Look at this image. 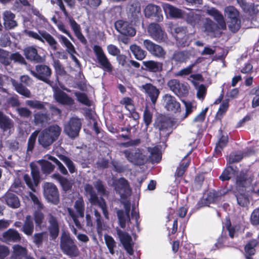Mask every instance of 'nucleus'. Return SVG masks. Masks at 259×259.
Wrapping results in <instances>:
<instances>
[{
  "label": "nucleus",
  "instance_id": "obj_22",
  "mask_svg": "<svg viewBox=\"0 0 259 259\" xmlns=\"http://www.w3.org/2000/svg\"><path fill=\"white\" fill-rule=\"evenodd\" d=\"M85 195L88 198L89 202L93 205H95L99 202L101 201V198L98 196L93 186L89 184H86L84 186Z\"/></svg>",
  "mask_w": 259,
  "mask_h": 259
},
{
  "label": "nucleus",
  "instance_id": "obj_58",
  "mask_svg": "<svg viewBox=\"0 0 259 259\" xmlns=\"http://www.w3.org/2000/svg\"><path fill=\"white\" fill-rule=\"evenodd\" d=\"M257 244V242L256 240H252L249 242L245 246V254L248 255H253L255 252V247Z\"/></svg>",
  "mask_w": 259,
  "mask_h": 259
},
{
  "label": "nucleus",
  "instance_id": "obj_25",
  "mask_svg": "<svg viewBox=\"0 0 259 259\" xmlns=\"http://www.w3.org/2000/svg\"><path fill=\"white\" fill-rule=\"evenodd\" d=\"M175 32L177 33L175 36L177 41V45L179 47H185L189 45L188 37L186 35V29L184 27H178L175 28Z\"/></svg>",
  "mask_w": 259,
  "mask_h": 259
},
{
  "label": "nucleus",
  "instance_id": "obj_33",
  "mask_svg": "<svg viewBox=\"0 0 259 259\" xmlns=\"http://www.w3.org/2000/svg\"><path fill=\"white\" fill-rule=\"evenodd\" d=\"M206 13L213 17L218 23L221 29H224L226 28V25L223 16L217 9L213 8L208 9L207 10Z\"/></svg>",
  "mask_w": 259,
  "mask_h": 259
},
{
  "label": "nucleus",
  "instance_id": "obj_1",
  "mask_svg": "<svg viewBox=\"0 0 259 259\" xmlns=\"http://www.w3.org/2000/svg\"><path fill=\"white\" fill-rule=\"evenodd\" d=\"M61 131V128L57 124L50 125L38 133L39 144L44 148L50 146L57 140Z\"/></svg>",
  "mask_w": 259,
  "mask_h": 259
},
{
  "label": "nucleus",
  "instance_id": "obj_39",
  "mask_svg": "<svg viewBox=\"0 0 259 259\" xmlns=\"http://www.w3.org/2000/svg\"><path fill=\"white\" fill-rule=\"evenodd\" d=\"M11 82L13 85L15 87V90L19 94L26 98H29L31 97V93L27 88L23 85L22 84L18 83L13 79H11Z\"/></svg>",
  "mask_w": 259,
  "mask_h": 259
},
{
  "label": "nucleus",
  "instance_id": "obj_63",
  "mask_svg": "<svg viewBox=\"0 0 259 259\" xmlns=\"http://www.w3.org/2000/svg\"><path fill=\"white\" fill-rule=\"evenodd\" d=\"M0 62L6 65H9L11 62L9 52L2 49H0Z\"/></svg>",
  "mask_w": 259,
  "mask_h": 259
},
{
  "label": "nucleus",
  "instance_id": "obj_10",
  "mask_svg": "<svg viewBox=\"0 0 259 259\" xmlns=\"http://www.w3.org/2000/svg\"><path fill=\"white\" fill-rule=\"evenodd\" d=\"M81 122L80 119L71 118L64 126L65 133L70 138H75L78 135L81 129Z\"/></svg>",
  "mask_w": 259,
  "mask_h": 259
},
{
  "label": "nucleus",
  "instance_id": "obj_11",
  "mask_svg": "<svg viewBox=\"0 0 259 259\" xmlns=\"http://www.w3.org/2000/svg\"><path fill=\"white\" fill-rule=\"evenodd\" d=\"M143 46L153 56L159 58H164L166 52L163 48L149 39L143 40Z\"/></svg>",
  "mask_w": 259,
  "mask_h": 259
},
{
  "label": "nucleus",
  "instance_id": "obj_19",
  "mask_svg": "<svg viewBox=\"0 0 259 259\" xmlns=\"http://www.w3.org/2000/svg\"><path fill=\"white\" fill-rule=\"evenodd\" d=\"M117 234L125 249L129 254H133L134 251L131 236L127 233L120 230L117 231Z\"/></svg>",
  "mask_w": 259,
  "mask_h": 259
},
{
  "label": "nucleus",
  "instance_id": "obj_31",
  "mask_svg": "<svg viewBox=\"0 0 259 259\" xmlns=\"http://www.w3.org/2000/svg\"><path fill=\"white\" fill-rule=\"evenodd\" d=\"M4 199L6 204L11 208H17L20 205L18 197L11 192H8L4 197Z\"/></svg>",
  "mask_w": 259,
  "mask_h": 259
},
{
  "label": "nucleus",
  "instance_id": "obj_16",
  "mask_svg": "<svg viewBox=\"0 0 259 259\" xmlns=\"http://www.w3.org/2000/svg\"><path fill=\"white\" fill-rule=\"evenodd\" d=\"M116 29L121 34L130 36L136 34V31L134 28L127 22L119 20L115 23Z\"/></svg>",
  "mask_w": 259,
  "mask_h": 259
},
{
  "label": "nucleus",
  "instance_id": "obj_57",
  "mask_svg": "<svg viewBox=\"0 0 259 259\" xmlns=\"http://www.w3.org/2000/svg\"><path fill=\"white\" fill-rule=\"evenodd\" d=\"M104 239L110 253L113 254L114 253V248L116 246V243L114 239L108 235H105Z\"/></svg>",
  "mask_w": 259,
  "mask_h": 259
},
{
  "label": "nucleus",
  "instance_id": "obj_56",
  "mask_svg": "<svg viewBox=\"0 0 259 259\" xmlns=\"http://www.w3.org/2000/svg\"><path fill=\"white\" fill-rule=\"evenodd\" d=\"M38 135V132H34L29 138L27 144V154L29 155L32 153L35 143L36 139Z\"/></svg>",
  "mask_w": 259,
  "mask_h": 259
},
{
  "label": "nucleus",
  "instance_id": "obj_26",
  "mask_svg": "<svg viewBox=\"0 0 259 259\" xmlns=\"http://www.w3.org/2000/svg\"><path fill=\"white\" fill-rule=\"evenodd\" d=\"M162 8L165 14L171 18H180L183 17V13L181 10L167 3L163 4Z\"/></svg>",
  "mask_w": 259,
  "mask_h": 259
},
{
  "label": "nucleus",
  "instance_id": "obj_8",
  "mask_svg": "<svg viewBox=\"0 0 259 259\" xmlns=\"http://www.w3.org/2000/svg\"><path fill=\"white\" fill-rule=\"evenodd\" d=\"M93 49L98 62L101 66L102 68L107 72H111L112 70V65L102 48L99 46L95 45Z\"/></svg>",
  "mask_w": 259,
  "mask_h": 259
},
{
  "label": "nucleus",
  "instance_id": "obj_40",
  "mask_svg": "<svg viewBox=\"0 0 259 259\" xmlns=\"http://www.w3.org/2000/svg\"><path fill=\"white\" fill-rule=\"evenodd\" d=\"M225 194L224 191L217 192L214 190H211L208 193L207 197L203 200L206 201V202H205V205H208L215 202L219 197L224 195Z\"/></svg>",
  "mask_w": 259,
  "mask_h": 259
},
{
  "label": "nucleus",
  "instance_id": "obj_50",
  "mask_svg": "<svg viewBox=\"0 0 259 259\" xmlns=\"http://www.w3.org/2000/svg\"><path fill=\"white\" fill-rule=\"evenodd\" d=\"M218 26L211 20L206 19L204 24V31L207 35H212L213 33L217 29Z\"/></svg>",
  "mask_w": 259,
  "mask_h": 259
},
{
  "label": "nucleus",
  "instance_id": "obj_4",
  "mask_svg": "<svg viewBox=\"0 0 259 259\" xmlns=\"http://www.w3.org/2000/svg\"><path fill=\"white\" fill-rule=\"evenodd\" d=\"M149 36L158 42H165L167 40V35L161 26L156 23H151L147 27Z\"/></svg>",
  "mask_w": 259,
  "mask_h": 259
},
{
  "label": "nucleus",
  "instance_id": "obj_29",
  "mask_svg": "<svg viewBox=\"0 0 259 259\" xmlns=\"http://www.w3.org/2000/svg\"><path fill=\"white\" fill-rule=\"evenodd\" d=\"M48 221L49 223V231L50 237L52 239H55L58 237L59 232L57 220L56 217L52 214H50Z\"/></svg>",
  "mask_w": 259,
  "mask_h": 259
},
{
  "label": "nucleus",
  "instance_id": "obj_47",
  "mask_svg": "<svg viewBox=\"0 0 259 259\" xmlns=\"http://www.w3.org/2000/svg\"><path fill=\"white\" fill-rule=\"evenodd\" d=\"M60 42L66 48V51L68 53H76L75 48L73 44L64 36L59 34L57 35Z\"/></svg>",
  "mask_w": 259,
  "mask_h": 259
},
{
  "label": "nucleus",
  "instance_id": "obj_49",
  "mask_svg": "<svg viewBox=\"0 0 259 259\" xmlns=\"http://www.w3.org/2000/svg\"><path fill=\"white\" fill-rule=\"evenodd\" d=\"M190 54L187 51L175 52L172 56V59L176 62L182 63L186 62L190 58Z\"/></svg>",
  "mask_w": 259,
  "mask_h": 259
},
{
  "label": "nucleus",
  "instance_id": "obj_18",
  "mask_svg": "<svg viewBox=\"0 0 259 259\" xmlns=\"http://www.w3.org/2000/svg\"><path fill=\"white\" fill-rule=\"evenodd\" d=\"M163 104L168 111L177 113L180 110V104L175 97L169 94H165L163 97Z\"/></svg>",
  "mask_w": 259,
  "mask_h": 259
},
{
  "label": "nucleus",
  "instance_id": "obj_14",
  "mask_svg": "<svg viewBox=\"0 0 259 259\" xmlns=\"http://www.w3.org/2000/svg\"><path fill=\"white\" fill-rule=\"evenodd\" d=\"M51 68L45 65H37L35 67V71H31V73L35 77L48 83H50L49 77L51 75Z\"/></svg>",
  "mask_w": 259,
  "mask_h": 259
},
{
  "label": "nucleus",
  "instance_id": "obj_46",
  "mask_svg": "<svg viewBox=\"0 0 259 259\" xmlns=\"http://www.w3.org/2000/svg\"><path fill=\"white\" fill-rule=\"evenodd\" d=\"M236 170L232 166L227 167L220 176V179L222 181H228L237 174Z\"/></svg>",
  "mask_w": 259,
  "mask_h": 259
},
{
  "label": "nucleus",
  "instance_id": "obj_37",
  "mask_svg": "<svg viewBox=\"0 0 259 259\" xmlns=\"http://www.w3.org/2000/svg\"><path fill=\"white\" fill-rule=\"evenodd\" d=\"M27 235H31L34 231V224L30 215H27L21 229Z\"/></svg>",
  "mask_w": 259,
  "mask_h": 259
},
{
  "label": "nucleus",
  "instance_id": "obj_42",
  "mask_svg": "<svg viewBox=\"0 0 259 259\" xmlns=\"http://www.w3.org/2000/svg\"><path fill=\"white\" fill-rule=\"evenodd\" d=\"M24 54L27 59L36 61L37 62L40 60L41 58L37 54V50L33 47L26 48L24 50Z\"/></svg>",
  "mask_w": 259,
  "mask_h": 259
},
{
  "label": "nucleus",
  "instance_id": "obj_44",
  "mask_svg": "<svg viewBox=\"0 0 259 259\" xmlns=\"http://www.w3.org/2000/svg\"><path fill=\"white\" fill-rule=\"evenodd\" d=\"M144 66L151 72H159L162 69V63L154 61L143 62Z\"/></svg>",
  "mask_w": 259,
  "mask_h": 259
},
{
  "label": "nucleus",
  "instance_id": "obj_38",
  "mask_svg": "<svg viewBox=\"0 0 259 259\" xmlns=\"http://www.w3.org/2000/svg\"><path fill=\"white\" fill-rule=\"evenodd\" d=\"M228 142V137L227 134H224L221 132L219 140L215 147L214 151L216 154L221 153L222 149L227 145Z\"/></svg>",
  "mask_w": 259,
  "mask_h": 259
},
{
  "label": "nucleus",
  "instance_id": "obj_43",
  "mask_svg": "<svg viewBox=\"0 0 259 259\" xmlns=\"http://www.w3.org/2000/svg\"><path fill=\"white\" fill-rule=\"evenodd\" d=\"M148 152L150 153L149 156V160L152 163H158L161 159V154L159 149L157 147L149 148Z\"/></svg>",
  "mask_w": 259,
  "mask_h": 259
},
{
  "label": "nucleus",
  "instance_id": "obj_61",
  "mask_svg": "<svg viewBox=\"0 0 259 259\" xmlns=\"http://www.w3.org/2000/svg\"><path fill=\"white\" fill-rule=\"evenodd\" d=\"M101 3V0H85L84 2L81 3V5L87 10H88V7L90 8H96Z\"/></svg>",
  "mask_w": 259,
  "mask_h": 259
},
{
  "label": "nucleus",
  "instance_id": "obj_5",
  "mask_svg": "<svg viewBox=\"0 0 259 259\" xmlns=\"http://www.w3.org/2000/svg\"><path fill=\"white\" fill-rule=\"evenodd\" d=\"M225 13L226 16L229 19L228 27L230 30L233 32H236L239 29L240 25L238 11L234 7L229 6L225 8Z\"/></svg>",
  "mask_w": 259,
  "mask_h": 259
},
{
  "label": "nucleus",
  "instance_id": "obj_62",
  "mask_svg": "<svg viewBox=\"0 0 259 259\" xmlns=\"http://www.w3.org/2000/svg\"><path fill=\"white\" fill-rule=\"evenodd\" d=\"M130 13L134 21L138 19L141 16V8L139 5H132L130 9Z\"/></svg>",
  "mask_w": 259,
  "mask_h": 259
},
{
  "label": "nucleus",
  "instance_id": "obj_6",
  "mask_svg": "<svg viewBox=\"0 0 259 259\" xmlns=\"http://www.w3.org/2000/svg\"><path fill=\"white\" fill-rule=\"evenodd\" d=\"M112 186L115 191L118 193L121 198L125 199L131 193V189L130 188L127 181L123 178L118 179H114L112 182Z\"/></svg>",
  "mask_w": 259,
  "mask_h": 259
},
{
  "label": "nucleus",
  "instance_id": "obj_59",
  "mask_svg": "<svg viewBox=\"0 0 259 259\" xmlns=\"http://www.w3.org/2000/svg\"><path fill=\"white\" fill-rule=\"evenodd\" d=\"M25 104L32 109L41 110L44 109L45 108L44 103L37 100H27L25 102Z\"/></svg>",
  "mask_w": 259,
  "mask_h": 259
},
{
  "label": "nucleus",
  "instance_id": "obj_51",
  "mask_svg": "<svg viewBox=\"0 0 259 259\" xmlns=\"http://www.w3.org/2000/svg\"><path fill=\"white\" fill-rule=\"evenodd\" d=\"M42 35L43 37V41L42 42H44L46 40L52 50L54 51L57 50L58 42L53 36L46 31H45V33H43Z\"/></svg>",
  "mask_w": 259,
  "mask_h": 259
},
{
  "label": "nucleus",
  "instance_id": "obj_48",
  "mask_svg": "<svg viewBox=\"0 0 259 259\" xmlns=\"http://www.w3.org/2000/svg\"><path fill=\"white\" fill-rule=\"evenodd\" d=\"M84 202L82 197H79L75 201L74 207L81 218H83L84 215Z\"/></svg>",
  "mask_w": 259,
  "mask_h": 259
},
{
  "label": "nucleus",
  "instance_id": "obj_24",
  "mask_svg": "<svg viewBox=\"0 0 259 259\" xmlns=\"http://www.w3.org/2000/svg\"><path fill=\"white\" fill-rule=\"evenodd\" d=\"M31 174L32 176V180L28 175H24V180L29 187V188L33 191H35V187L36 186L39 182V172L37 170L32 169Z\"/></svg>",
  "mask_w": 259,
  "mask_h": 259
},
{
  "label": "nucleus",
  "instance_id": "obj_7",
  "mask_svg": "<svg viewBox=\"0 0 259 259\" xmlns=\"http://www.w3.org/2000/svg\"><path fill=\"white\" fill-rule=\"evenodd\" d=\"M44 195L46 199L51 203L57 204L59 201V193L57 187L53 183H44Z\"/></svg>",
  "mask_w": 259,
  "mask_h": 259
},
{
  "label": "nucleus",
  "instance_id": "obj_35",
  "mask_svg": "<svg viewBox=\"0 0 259 259\" xmlns=\"http://www.w3.org/2000/svg\"><path fill=\"white\" fill-rule=\"evenodd\" d=\"M185 108L186 111L182 115H177V120H179V122H181L184 119H185L190 114H191L194 109H196V104L195 102L183 101Z\"/></svg>",
  "mask_w": 259,
  "mask_h": 259
},
{
  "label": "nucleus",
  "instance_id": "obj_53",
  "mask_svg": "<svg viewBox=\"0 0 259 259\" xmlns=\"http://www.w3.org/2000/svg\"><path fill=\"white\" fill-rule=\"evenodd\" d=\"M193 83L197 90V97L202 101L206 94V88L203 84H199L196 81H193Z\"/></svg>",
  "mask_w": 259,
  "mask_h": 259
},
{
  "label": "nucleus",
  "instance_id": "obj_60",
  "mask_svg": "<svg viewBox=\"0 0 259 259\" xmlns=\"http://www.w3.org/2000/svg\"><path fill=\"white\" fill-rule=\"evenodd\" d=\"M45 158L46 159L51 160L55 162L58 166L59 170L62 174L67 175L68 174L66 168L56 158L50 155H47L45 156Z\"/></svg>",
  "mask_w": 259,
  "mask_h": 259
},
{
  "label": "nucleus",
  "instance_id": "obj_2",
  "mask_svg": "<svg viewBox=\"0 0 259 259\" xmlns=\"http://www.w3.org/2000/svg\"><path fill=\"white\" fill-rule=\"evenodd\" d=\"M60 247L65 254L70 256H76L79 253L78 249L70 238L68 233L65 232L62 233L60 240Z\"/></svg>",
  "mask_w": 259,
  "mask_h": 259
},
{
  "label": "nucleus",
  "instance_id": "obj_15",
  "mask_svg": "<svg viewBox=\"0 0 259 259\" xmlns=\"http://www.w3.org/2000/svg\"><path fill=\"white\" fill-rule=\"evenodd\" d=\"M144 13L146 17H154L157 22H161L163 19L161 8L156 5H148L144 9Z\"/></svg>",
  "mask_w": 259,
  "mask_h": 259
},
{
  "label": "nucleus",
  "instance_id": "obj_9",
  "mask_svg": "<svg viewBox=\"0 0 259 259\" xmlns=\"http://www.w3.org/2000/svg\"><path fill=\"white\" fill-rule=\"evenodd\" d=\"M170 90L178 96H185L189 92V87L187 83L181 82L179 80L172 79L167 82Z\"/></svg>",
  "mask_w": 259,
  "mask_h": 259
},
{
  "label": "nucleus",
  "instance_id": "obj_20",
  "mask_svg": "<svg viewBox=\"0 0 259 259\" xmlns=\"http://www.w3.org/2000/svg\"><path fill=\"white\" fill-rule=\"evenodd\" d=\"M251 182V180L248 178L245 175H240L237 177L236 180L235 188L233 190L237 192H246V189L247 188Z\"/></svg>",
  "mask_w": 259,
  "mask_h": 259
},
{
  "label": "nucleus",
  "instance_id": "obj_36",
  "mask_svg": "<svg viewBox=\"0 0 259 259\" xmlns=\"http://www.w3.org/2000/svg\"><path fill=\"white\" fill-rule=\"evenodd\" d=\"M33 123L35 125L43 126L49 120L47 112H37L34 114Z\"/></svg>",
  "mask_w": 259,
  "mask_h": 259
},
{
  "label": "nucleus",
  "instance_id": "obj_52",
  "mask_svg": "<svg viewBox=\"0 0 259 259\" xmlns=\"http://www.w3.org/2000/svg\"><path fill=\"white\" fill-rule=\"evenodd\" d=\"M94 213L96 218L97 232L99 234H100L103 230L105 229V224L102 219L100 213L97 209H94Z\"/></svg>",
  "mask_w": 259,
  "mask_h": 259
},
{
  "label": "nucleus",
  "instance_id": "obj_13",
  "mask_svg": "<svg viewBox=\"0 0 259 259\" xmlns=\"http://www.w3.org/2000/svg\"><path fill=\"white\" fill-rule=\"evenodd\" d=\"M180 122L177 120V117L170 121L168 120L160 121L156 123V127L160 132V136L167 137L171 131V127L178 125Z\"/></svg>",
  "mask_w": 259,
  "mask_h": 259
},
{
  "label": "nucleus",
  "instance_id": "obj_28",
  "mask_svg": "<svg viewBox=\"0 0 259 259\" xmlns=\"http://www.w3.org/2000/svg\"><path fill=\"white\" fill-rule=\"evenodd\" d=\"M4 25L6 29H11L17 25L15 20V15L10 11H6L3 14Z\"/></svg>",
  "mask_w": 259,
  "mask_h": 259
},
{
  "label": "nucleus",
  "instance_id": "obj_45",
  "mask_svg": "<svg viewBox=\"0 0 259 259\" xmlns=\"http://www.w3.org/2000/svg\"><path fill=\"white\" fill-rule=\"evenodd\" d=\"M130 50L135 58L139 60L144 59L147 54L146 51L136 45H131L130 46Z\"/></svg>",
  "mask_w": 259,
  "mask_h": 259
},
{
  "label": "nucleus",
  "instance_id": "obj_32",
  "mask_svg": "<svg viewBox=\"0 0 259 259\" xmlns=\"http://www.w3.org/2000/svg\"><path fill=\"white\" fill-rule=\"evenodd\" d=\"M185 19L188 23L192 26H195L200 21V11L198 10L190 11L186 14Z\"/></svg>",
  "mask_w": 259,
  "mask_h": 259
},
{
  "label": "nucleus",
  "instance_id": "obj_27",
  "mask_svg": "<svg viewBox=\"0 0 259 259\" xmlns=\"http://www.w3.org/2000/svg\"><path fill=\"white\" fill-rule=\"evenodd\" d=\"M54 96L56 101L60 104L71 106L74 103L73 100L62 91H56Z\"/></svg>",
  "mask_w": 259,
  "mask_h": 259
},
{
  "label": "nucleus",
  "instance_id": "obj_21",
  "mask_svg": "<svg viewBox=\"0 0 259 259\" xmlns=\"http://www.w3.org/2000/svg\"><path fill=\"white\" fill-rule=\"evenodd\" d=\"M142 90L150 98L153 104H155L159 96L160 92L157 88L151 83H146L141 87Z\"/></svg>",
  "mask_w": 259,
  "mask_h": 259
},
{
  "label": "nucleus",
  "instance_id": "obj_17",
  "mask_svg": "<svg viewBox=\"0 0 259 259\" xmlns=\"http://www.w3.org/2000/svg\"><path fill=\"white\" fill-rule=\"evenodd\" d=\"M125 211L122 210H118L117 211V215L119 222L120 226L121 228H124L126 225L129 226L131 223L130 218V211L131 209V205L128 202H125L124 204Z\"/></svg>",
  "mask_w": 259,
  "mask_h": 259
},
{
  "label": "nucleus",
  "instance_id": "obj_30",
  "mask_svg": "<svg viewBox=\"0 0 259 259\" xmlns=\"http://www.w3.org/2000/svg\"><path fill=\"white\" fill-rule=\"evenodd\" d=\"M2 237V241L6 243L17 242L19 241L21 238L20 234L13 229H9L4 232Z\"/></svg>",
  "mask_w": 259,
  "mask_h": 259
},
{
  "label": "nucleus",
  "instance_id": "obj_3",
  "mask_svg": "<svg viewBox=\"0 0 259 259\" xmlns=\"http://www.w3.org/2000/svg\"><path fill=\"white\" fill-rule=\"evenodd\" d=\"M120 153L124 155L129 162L136 165L143 164L147 159L142 151L136 148H129L120 151Z\"/></svg>",
  "mask_w": 259,
  "mask_h": 259
},
{
  "label": "nucleus",
  "instance_id": "obj_64",
  "mask_svg": "<svg viewBox=\"0 0 259 259\" xmlns=\"http://www.w3.org/2000/svg\"><path fill=\"white\" fill-rule=\"evenodd\" d=\"M189 161L188 160L187 162H185L184 160L183 161L180 165V166L178 167L176 172V176L178 177H181L183 176V175L184 174L186 168L189 165Z\"/></svg>",
  "mask_w": 259,
  "mask_h": 259
},
{
  "label": "nucleus",
  "instance_id": "obj_23",
  "mask_svg": "<svg viewBox=\"0 0 259 259\" xmlns=\"http://www.w3.org/2000/svg\"><path fill=\"white\" fill-rule=\"evenodd\" d=\"M85 195L88 198L89 202L93 205H95L99 202L101 201V198L98 196L93 186L89 184H86L84 186Z\"/></svg>",
  "mask_w": 259,
  "mask_h": 259
},
{
  "label": "nucleus",
  "instance_id": "obj_41",
  "mask_svg": "<svg viewBox=\"0 0 259 259\" xmlns=\"http://www.w3.org/2000/svg\"><path fill=\"white\" fill-rule=\"evenodd\" d=\"M238 204L242 207H247L249 204V200L248 196L246 194L245 192H237L233 191Z\"/></svg>",
  "mask_w": 259,
  "mask_h": 259
},
{
  "label": "nucleus",
  "instance_id": "obj_34",
  "mask_svg": "<svg viewBox=\"0 0 259 259\" xmlns=\"http://www.w3.org/2000/svg\"><path fill=\"white\" fill-rule=\"evenodd\" d=\"M14 122L12 119L5 116L0 111V127L4 131H11L13 128Z\"/></svg>",
  "mask_w": 259,
  "mask_h": 259
},
{
  "label": "nucleus",
  "instance_id": "obj_55",
  "mask_svg": "<svg viewBox=\"0 0 259 259\" xmlns=\"http://www.w3.org/2000/svg\"><path fill=\"white\" fill-rule=\"evenodd\" d=\"M39 162L40 164L41 170L43 173L49 174L54 170L55 168L54 165L47 160H40Z\"/></svg>",
  "mask_w": 259,
  "mask_h": 259
},
{
  "label": "nucleus",
  "instance_id": "obj_54",
  "mask_svg": "<svg viewBox=\"0 0 259 259\" xmlns=\"http://www.w3.org/2000/svg\"><path fill=\"white\" fill-rule=\"evenodd\" d=\"M94 186L97 190L98 193L103 196H108L109 192L106 190L103 182L100 180H98L94 182Z\"/></svg>",
  "mask_w": 259,
  "mask_h": 259
},
{
  "label": "nucleus",
  "instance_id": "obj_12",
  "mask_svg": "<svg viewBox=\"0 0 259 259\" xmlns=\"http://www.w3.org/2000/svg\"><path fill=\"white\" fill-rule=\"evenodd\" d=\"M30 197L33 202L35 208L38 210L35 211L34 212V219L36 227L41 228V225L44 220V215L39 210L43 208V205L39 200L38 197L34 194L30 193Z\"/></svg>",
  "mask_w": 259,
  "mask_h": 259
}]
</instances>
